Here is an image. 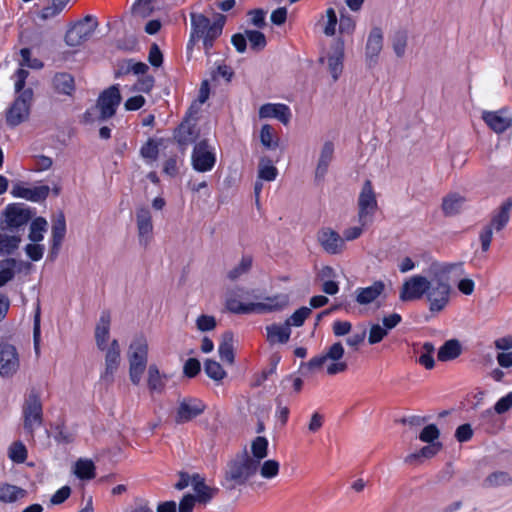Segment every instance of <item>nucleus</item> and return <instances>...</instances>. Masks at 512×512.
I'll return each instance as SVG.
<instances>
[{"label": "nucleus", "instance_id": "f257e3e1", "mask_svg": "<svg viewBox=\"0 0 512 512\" xmlns=\"http://www.w3.org/2000/svg\"><path fill=\"white\" fill-rule=\"evenodd\" d=\"M288 302L289 298L285 294L262 298L254 294V291L235 288L226 293L225 307L234 314H263L280 311L287 306Z\"/></svg>", "mask_w": 512, "mask_h": 512}, {"label": "nucleus", "instance_id": "f03ea898", "mask_svg": "<svg viewBox=\"0 0 512 512\" xmlns=\"http://www.w3.org/2000/svg\"><path fill=\"white\" fill-rule=\"evenodd\" d=\"M456 271L459 276L464 273L463 263H439L432 262L428 267L430 285L426 292L431 312H440L448 304L451 292L448 274Z\"/></svg>", "mask_w": 512, "mask_h": 512}, {"label": "nucleus", "instance_id": "7ed1b4c3", "mask_svg": "<svg viewBox=\"0 0 512 512\" xmlns=\"http://www.w3.org/2000/svg\"><path fill=\"white\" fill-rule=\"evenodd\" d=\"M227 17L215 13L213 21L202 13H190L191 31L187 42V52L192 51L195 43L202 40L203 49L207 56L211 55L215 41L222 35Z\"/></svg>", "mask_w": 512, "mask_h": 512}, {"label": "nucleus", "instance_id": "20e7f679", "mask_svg": "<svg viewBox=\"0 0 512 512\" xmlns=\"http://www.w3.org/2000/svg\"><path fill=\"white\" fill-rule=\"evenodd\" d=\"M258 470V465L250 459L245 448L227 463L222 486L227 490H234L238 486L245 485L250 478L256 475Z\"/></svg>", "mask_w": 512, "mask_h": 512}, {"label": "nucleus", "instance_id": "39448f33", "mask_svg": "<svg viewBox=\"0 0 512 512\" xmlns=\"http://www.w3.org/2000/svg\"><path fill=\"white\" fill-rule=\"evenodd\" d=\"M28 75L29 72L21 68L15 73V91L19 95L6 112V123L10 127L18 126L29 117L33 90L31 88L24 89Z\"/></svg>", "mask_w": 512, "mask_h": 512}, {"label": "nucleus", "instance_id": "423d86ee", "mask_svg": "<svg viewBox=\"0 0 512 512\" xmlns=\"http://www.w3.org/2000/svg\"><path fill=\"white\" fill-rule=\"evenodd\" d=\"M119 86L112 85L104 89L98 96L96 104L83 114L84 123L104 122L112 118L121 103Z\"/></svg>", "mask_w": 512, "mask_h": 512}, {"label": "nucleus", "instance_id": "0eeeda50", "mask_svg": "<svg viewBox=\"0 0 512 512\" xmlns=\"http://www.w3.org/2000/svg\"><path fill=\"white\" fill-rule=\"evenodd\" d=\"M129 379L139 385L148 363V341L143 335L134 337L127 352Z\"/></svg>", "mask_w": 512, "mask_h": 512}, {"label": "nucleus", "instance_id": "6e6552de", "mask_svg": "<svg viewBox=\"0 0 512 512\" xmlns=\"http://www.w3.org/2000/svg\"><path fill=\"white\" fill-rule=\"evenodd\" d=\"M344 355V347L340 342L332 344L326 353L317 355L311 358L306 363H301V368L307 371H314L323 367V365L330 361L327 365V374L336 375L347 370L346 362L341 361Z\"/></svg>", "mask_w": 512, "mask_h": 512}, {"label": "nucleus", "instance_id": "1a4fd4ad", "mask_svg": "<svg viewBox=\"0 0 512 512\" xmlns=\"http://www.w3.org/2000/svg\"><path fill=\"white\" fill-rule=\"evenodd\" d=\"M23 428L25 432L33 439L35 430L43 423V406L40 394L35 389L25 396L22 405Z\"/></svg>", "mask_w": 512, "mask_h": 512}, {"label": "nucleus", "instance_id": "9d476101", "mask_svg": "<svg viewBox=\"0 0 512 512\" xmlns=\"http://www.w3.org/2000/svg\"><path fill=\"white\" fill-rule=\"evenodd\" d=\"M98 27V21L94 16L87 15L74 23L65 34V42L68 46L77 47L88 41Z\"/></svg>", "mask_w": 512, "mask_h": 512}, {"label": "nucleus", "instance_id": "9b49d317", "mask_svg": "<svg viewBox=\"0 0 512 512\" xmlns=\"http://www.w3.org/2000/svg\"><path fill=\"white\" fill-rule=\"evenodd\" d=\"M191 164L193 169L200 173L209 172L214 168L216 154L207 139H202L194 145Z\"/></svg>", "mask_w": 512, "mask_h": 512}, {"label": "nucleus", "instance_id": "f8f14e48", "mask_svg": "<svg viewBox=\"0 0 512 512\" xmlns=\"http://www.w3.org/2000/svg\"><path fill=\"white\" fill-rule=\"evenodd\" d=\"M21 362L17 348L9 343H0V377L13 378L20 370Z\"/></svg>", "mask_w": 512, "mask_h": 512}, {"label": "nucleus", "instance_id": "ddd939ff", "mask_svg": "<svg viewBox=\"0 0 512 512\" xmlns=\"http://www.w3.org/2000/svg\"><path fill=\"white\" fill-rule=\"evenodd\" d=\"M105 353L104 370L100 375V380L110 385L114 381V375L121 363V349L117 339H113L106 349H100Z\"/></svg>", "mask_w": 512, "mask_h": 512}, {"label": "nucleus", "instance_id": "4468645a", "mask_svg": "<svg viewBox=\"0 0 512 512\" xmlns=\"http://www.w3.org/2000/svg\"><path fill=\"white\" fill-rule=\"evenodd\" d=\"M430 280L421 275H415L407 279L399 294V298L403 302L421 299L429 288Z\"/></svg>", "mask_w": 512, "mask_h": 512}, {"label": "nucleus", "instance_id": "2eb2a0df", "mask_svg": "<svg viewBox=\"0 0 512 512\" xmlns=\"http://www.w3.org/2000/svg\"><path fill=\"white\" fill-rule=\"evenodd\" d=\"M200 131L190 117H185L173 131V138L180 149L184 150L195 143Z\"/></svg>", "mask_w": 512, "mask_h": 512}, {"label": "nucleus", "instance_id": "dca6fc26", "mask_svg": "<svg viewBox=\"0 0 512 512\" xmlns=\"http://www.w3.org/2000/svg\"><path fill=\"white\" fill-rule=\"evenodd\" d=\"M35 215V208L25 203H10L3 211L4 224H29Z\"/></svg>", "mask_w": 512, "mask_h": 512}, {"label": "nucleus", "instance_id": "f3484780", "mask_svg": "<svg viewBox=\"0 0 512 512\" xmlns=\"http://www.w3.org/2000/svg\"><path fill=\"white\" fill-rule=\"evenodd\" d=\"M482 119L497 134L504 133L512 126V116L508 108H502L497 111H483Z\"/></svg>", "mask_w": 512, "mask_h": 512}, {"label": "nucleus", "instance_id": "a211bd4d", "mask_svg": "<svg viewBox=\"0 0 512 512\" xmlns=\"http://www.w3.org/2000/svg\"><path fill=\"white\" fill-rule=\"evenodd\" d=\"M21 226H2L0 230V255H11L22 241Z\"/></svg>", "mask_w": 512, "mask_h": 512}, {"label": "nucleus", "instance_id": "6ab92c4d", "mask_svg": "<svg viewBox=\"0 0 512 512\" xmlns=\"http://www.w3.org/2000/svg\"><path fill=\"white\" fill-rule=\"evenodd\" d=\"M360 221L366 222L368 216H371L377 210V200L370 180H366L362 186L358 198Z\"/></svg>", "mask_w": 512, "mask_h": 512}, {"label": "nucleus", "instance_id": "aec40b11", "mask_svg": "<svg viewBox=\"0 0 512 512\" xmlns=\"http://www.w3.org/2000/svg\"><path fill=\"white\" fill-rule=\"evenodd\" d=\"M205 404L196 398H184L179 401L175 421L178 424L186 423L201 415Z\"/></svg>", "mask_w": 512, "mask_h": 512}, {"label": "nucleus", "instance_id": "412c9836", "mask_svg": "<svg viewBox=\"0 0 512 512\" xmlns=\"http://www.w3.org/2000/svg\"><path fill=\"white\" fill-rule=\"evenodd\" d=\"M383 32L380 27H373L368 35L365 46V60L369 68L378 63L379 55L383 48Z\"/></svg>", "mask_w": 512, "mask_h": 512}, {"label": "nucleus", "instance_id": "4be33fe9", "mask_svg": "<svg viewBox=\"0 0 512 512\" xmlns=\"http://www.w3.org/2000/svg\"><path fill=\"white\" fill-rule=\"evenodd\" d=\"M50 193L48 185L25 187L22 184L13 186L11 194L17 198H23L31 202H42L47 199Z\"/></svg>", "mask_w": 512, "mask_h": 512}, {"label": "nucleus", "instance_id": "5701e85b", "mask_svg": "<svg viewBox=\"0 0 512 512\" xmlns=\"http://www.w3.org/2000/svg\"><path fill=\"white\" fill-rule=\"evenodd\" d=\"M318 240L324 250L330 254L340 252L344 246L343 237L330 227H324L319 231Z\"/></svg>", "mask_w": 512, "mask_h": 512}, {"label": "nucleus", "instance_id": "b1692460", "mask_svg": "<svg viewBox=\"0 0 512 512\" xmlns=\"http://www.w3.org/2000/svg\"><path fill=\"white\" fill-rule=\"evenodd\" d=\"M259 116L260 118H276L283 124L287 125L290 121L291 112L290 108L285 104L267 103L260 107Z\"/></svg>", "mask_w": 512, "mask_h": 512}, {"label": "nucleus", "instance_id": "393cba45", "mask_svg": "<svg viewBox=\"0 0 512 512\" xmlns=\"http://www.w3.org/2000/svg\"><path fill=\"white\" fill-rule=\"evenodd\" d=\"M385 290L382 281H375L371 286L360 287L355 290L356 302L360 305H368L374 302Z\"/></svg>", "mask_w": 512, "mask_h": 512}, {"label": "nucleus", "instance_id": "a878e982", "mask_svg": "<svg viewBox=\"0 0 512 512\" xmlns=\"http://www.w3.org/2000/svg\"><path fill=\"white\" fill-rule=\"evenodd\" d=\"M111 317L108 311H103L95 328V341L98 349H106L110 336Z\"/></svg>", "mask_w": 512, "mask_h": 512}, {"label": "nucleus", "instance_id": "bb28decb", "mask_svg": "<svg viewBox=\"0 0 512 512\" xmlns=\"http://www.w3.org/2000/svg\"><path fill=\"white\" fill-rule=\"evenodd\" d=\"M267 341L270 344H285L289 341L291 328L285 322L283 324H271L266 326Z\"/></svg>", "mask_w": 512, "mask_h": 512}, {"label": "nucleus", "instance_id": "cd10ccee", "mask_svg": "<svg viewBox=\"0 0 512 512\" xmlns=\"http://www.w3.org/2000/svg\"><path fill=\"white\" fill-rule=\"evenodd\" d=\"M334 154V145L331 141H326L322 147L320 158L315 171V179L320 181L323 180L330 162L332 161Z\"/></svg>", "mask_w": 512, "mask_h": 512}, {"label": "nucleus", "instance_id": "c85d7f7f", "mask_svg": "<svg viewBox=\"0 0 512 512\" xmlns=\"http://www.w3.org/2000/svg\"><path fill=\"white\" fill-rule=\"evenodd\" d=\"M27 491L21 487L0 482V502L14 503L19 499L26 497Z\"/></svg>", "mask_w": 512, "mask_h": 512}, {"label": "nucleus", "instance_id": "c756f323", "mask_svg": "<svg viewBox=\"0 0 512 512\" xmlns=\"http://www.w3.org/2000/svg\"><path fill=\"white\" fill-rule=\"evenodd\" d=\"M466 199L459 193H450L443 198L442 210L446 216L456 215L463 208Z\"/></svg>", "mask_w": 512, "mask_h": 512}, {"label": "nucleus", "instance_id": "7c9ffc66", "mask_svg": "<svg viewBox=\"0 0 512 512\" xmlns=\"http://www.w3.org/2000/svg\"><path fill=\"white\" fill-rule=\"evenodd\" d=\"M191 485L193 486L194 491L196 492L199 502L206 503L210 501L217 489H212L208 487L204 483V478H202L199 474H195L191 477Z\"/></svg>", "mask_w": 512, "mask_h": 512}, {"label": "nucleus", "instance_id": "2f4dec72", "mask_svg": "<svg viewBox=\"0 0 512 512\" xmlns=\"http://www.w3.org/2000/svg\"><path fill=\"white\" fill-rule=\"evenodd\" d=\"M53 86L58 93L71 95L75 90L74 78L69 73H56L53 77Z\"/></svg>", "mask_w": 512, "mask_h": 512}, {"label": "nucleus", "instance_id": "473e14b6", "mask_svg": "<svg viewBox=\"0 0 512 512\" xmlns=\"http://www.w3.org/2000/svg\"><path fill=\"white\" fill-rule=\"evenodd\" d=\"M165 376L162 375L155 364L148 367L147 385L150 392L161 393L165 388Z\"/></svg>", "mask_w": 512, "mask_h": 512}, {"label": "nucleus", "instance_id": "72a5a7b5", "mask_svg": "<svg viewBox=\"0 0 512 512\" xmlns=\"http://www.w3.org/2000/svg\"><path fill=\"white\" fill-rule=\"evenodd\" d=\"M250 459L260 467L261 461L268 455V440L263 436L256 437L251 443Z\"/></svg>", "mask_w": 512, "mask_h": 512}, {"label": "nucleus", "instance_id": "f704fd0d", "mask_svg": "<svg viewBox=\"0 0 512 512\" xmlns=\"http://www.w3.org/2000/svg\"><path fill=\"white\" fill-rule=\"evenodd\" d=\"M218 352L222 361L227 362L228 364H233L234 352L232 332L227 331L222 335V340L219 345Z\"/></svg>", "mask_w": 512, "mask_h": 512}, {"label": "nucleus", "instance_id": "c9c22d12", "mask_svg": "<svg viewBox=\"0 0 512 512\" xmlns=\"http://www.w3.org/2000/svg\"><path fill=\"white\" fill-rule=\"evenodd\" d=\"M461 353V346L458 340L451 339L446 341L438 351L440 361H449L458 357Z\"/></svg>", "mask_w": 512, "mask_h": 512}, {"label": "nucleus", "instance_id": "e433bc0d", "mask_svg": "<svg viewBox=\"0 0 512 512\" xmlns=\"http://www.w3.org/2000/svg\"><path fill=\"white\" fill-rule=\"evenodd\" d=\"M442 448V444L440 442L432 443L430 445L424 446L418 452L411 453L405 458V463L413 464L418 461L420 458H431L435 456Z\"/></svg>", "mask_w": 512, "mask_h": 512}, {"label": "nucleus", "instance_id": "4c0bfd02", "mask_svg": "<svg viewBox=\"0 0 512 512\" xmlns=\"http://www.w3.org/2000/svg\"><path fill=\"white\" fill-rule=\"evenodd\" d=\"M344 52L341 46L328 57V67L334 81L338 80L343 70Z\"/></svg>", "mask_w": 512, "mask_h": 512}, {"label": "nucleus", "instance_id": "58836bf2", "mask_svg": "<svg viewBox=\"0 0 512 512\" xmlns=\"http://www.w3.org/2000/svg\"><path fill=\"white\" fill-rule=\"evenodd\" d=\"M75 475L82 480H90L95 477V465L91 460L79 459L74 466Z\"/></svg>", "mask_w": 512, "mask_h": 512}, {"label": "nucleus", "instance_id": "ea45409f", "mask_svg": "<svg viewBox=\"0 0 512 512\" xmlns=\"http://www.w3.org/2000/svg\"><path fill=\"white\" fill-rule=\"evenodd\" d=\"M502 228L503 226H483L479 232V239L484 252L488 251L491 240L494 236L503 237Z\"/></svg>", "mask_w": 512, "mask_h": 512}, {"label": "nucleus", "instance_id": "a19ab883", "mask_svg": "<svg viewBox=\"0 0 512 512\" xmlns=\"http://www.w3.org/2000/svg\"><path fill=\"white\" fill-rule=\"evenodd\" d=\"M16 260L6 258L0 261V287L6 285L15 276Z\"/></svg>", "mask_w": 512, "mask_h": 512}, {"label": "nucleus", "instance_id": "79ce46f5", "mask_svg": "<svg viewBox=\"0 0 512 512\" xmlns=\"http://www.w3.org/2000/svg\"><path fill=\"white\" fill-rule=\"evenodd\" d=\"M392 48L395 52L396 56L402 58L405 55L407 42H408V32L404 29H400L394 32L392 36Z\"/></svg>", "mask_w": 512, "mask_h": 512}, {"label": "nucleus", "instance_id": "37998d69", "mask_svg": "<svg viewBox=\"0 0 512 512\" xmlns=\"http://www.w3.org/2000/svg\"><path fill=\"white\" fill-rule=\"evenodd\" d=\"M512 483L511 476L504 471H496L488 475L484 480L486 487L508 486Z\"/></svg>", "mask_w": 512, "mask_h": 512}, {"label": "nucleus", "instance_id": "c03bdc74", "mask_svg": "<svg viewBox=\"0 0 512 512\" xmlns=\"http://www.w3.org/2000/svg\"><path fill=\"white\" fill-rule=\"evenodd\" d=\"M511 208H512V199L508 198L501 204V206L499 207V210L493 215V217L490 221V224H493V225L507 224L510 219Z\"/></svg>", "mask_w": 512, "mask_h": 512}, {"label": "nucleus", "instance_id": "a18cd8bd", "mask_svg": "<svg viewBox=\"0 0 512 512\" xmlns=\"http://www.w3.org/2000/svg\"><path fill=\"white\" fill-rule=\"evenodd\" d=\"M260 141L262 145L270 150L278 147V139L274 137V129L269 124H264L260 130Z\"/></svg>", "mask_w": 512, "mask_h": 512}, {"label": "nucleus", "instance_id": "49530a36", "mask_svg": "<svg viewBox=\"0 0 512 512\" xmlns=\"http://www.w3.org/2000/svg\"><path fill=\"white\" fill-rule=\"evenodd\" d=\"M246 37L250 43V48L254 51H261L263 50L266 45V37L264 33L258 30H246L245 31Z\"/></svg>", "mask_w": 512, "mask_h": 512}, {"label": "nucleus", "instance_id": "de8ad7c7", "mask_svg": "<svg viewBox=\"0 0 512 512\" xmlns=\"http://www.w3.org/2000/svg\"><path fill=\"white\" fill-rule=\"evenodd\" d=\"M65 234L66 226H54L52 231V246L50 250V257L52 259L57 257Z\"/></svg>", "mask_w": 512, "mask_h": 512}, {"label": "nucleus", "instance_id": "09e8293b", "mask_svg": "<svg viewBox=\"0 0 512 512\" xmlns=\"http://www.w3.org/2000/svg\"><path fill=\"white\" fill-rule=\"evenodd\" d=\"M8 457L15 463H23L27 459V449L25 445L20 442H14L8 449Z\"/></svg>", "mask_w": 512, "mask_h": 512}, {"label": "nucleus", "instance_id": "8fccbe9b", "mask_svg": "<svg viewBox=\"0 0 512 512\" xmlns=\"http://www.w3.org/2000/svg\"><path fill=\"white\" fill-rule=\"evenodd\" d=\"M311 312V308L303 306L296 310L289 318H287L285 323L288 324L289 328H291V326L300 327L310 316Z\"/></svg>", "mask_w": 512, "mask_h": 512}, {"label": "nucleus", "instance_id": "3c124183", "mask_svg": "<svg viewBox=\"0 0 512 512\" xmlns=\"http://www.w3.org/2000/svg\"><path fill=\"white\" fill-rule=\"evenodd\" d=\"M204 370L207 376L215 381H220L226 376L222 366L214 360H207L204 364Z\"/></svg>", "mask_w": 512, "mask_h": 512}, {"label": "nucleus", "instance_id": "603ef678", "mask_svg": "<svg viewBox=\"0 0 512 512\" xmlns=\"http://www.w3.org/2000/svg\"><path fill=\"white\" fill-rule=\"evenodd\" d=\"M434 345L430 342H426L422 346V353L419 356L418 362L423 365L426 369H432L434 367Z\"/></svg>", "mask_w": 512, "mask_h": 512}, {"label": "nucleus", "instance_id": "864d4df0", "mask_svg": "<svg viewBox=\"0 0 512 512\" xmlns=\"http://www.w3.org/2000/svg\"><path fill=\"white\" fill-rule=\"evenodd\" d=\"M279 462L273 459L266 460L262 465H260L259 470L260 474L265 479H272L276 477L279 473Z\"/></svg>", "mask_w": 512, "mask_h": 512}, {"label": "nucleus", "instance_id": "5fc2aeb1", "mask_svg": "<svg viewBox=\"0 0 512 512\" xmlns=\"http://www.w3.org/2000/svg\"><path fill=\"white\" fill-rule=\"evenodd\" d=\"M153 1L154 0H136L132 6L133 14L142 18L148 17L153 11Z\"/></svg>", "mask_w": 512, "mask_h": 512}, {"label": "nucleus", "instance_id": "6e6d98bb", "mask_svg": "<svg viewBox=\"0 0 512 512\" xmlns=\"http://www.w3.org/2000/svg\"><path fill=\"white\" fill-rule=\"evenodd\" d=\"M140 154L145 159L156 160L159 154L158 143L154 139H148V141L142 145Z\"/></svg>", "mask_w": 512, "mask_h": 512}, {"label": "nucleus", "instance_id": "4d7b16f0", "mask_svg": "<svg viewBox=\"0 0 512 512\" xmlns=\"http://www.w3.org/2000/svg\"><path fill=\"white\" fill-rule=\"evenodd\" d=\"M355 26V20L351 15L344 12L340 13L339 31L341 34H352L355 30Z\"/></svg>", "mask_w": 512, "mask_h": 512}, {"label": "nucleus", "instance_id": "13d9d810", "mask_svg": "<svg viewBox=\"0 0 512 512\" xmlns=\"http://www.w3.org/2000/svg\"><path fill=\"white\" fill-rule=\"evenodd\" d=\"M440 431L434 424L427 425L419 434V439L426 443H435L434 441L439 438Z\"/></svg>", "mask_w": 512, "mask_h": 512}, {"label": "nucleus", "instance_id": "bf43d9fd", "mask_svg": "<svg viewBox=\"0 0 512 512\" xmlns=\"http://www.w3.org/2000/svg\"><path fill=\"white\" fill-rule=\"evenodd\" d=\"M251 263L252 261L250 258L243 257L239 265L228 272V278L233 281L238 279L250 269Z\"/></svg>", "mask_w": 512, "mask_h": 512}, {"label": "nucleus", "instance_id": "052dcab7", "mask_svg": "<svg viewBox=\"0 0 512 512\" xmlns=\"http://www.w3.org/2000/svg\"><path fill=\"white\" fill-rule=\"evenodd\" d=\"M125 66L122 65L121 69L125 70L126 73L133 72L136 75L145 74L149 67L144 62H135L133 59L126 60Z\"/></svg>", "mask_w": 512, "mask_h": 512}, {"label": "nucleus", "instance_id": "680f3d73", "mask_svg": "<svg viewBox=\"0 0 512 512\" xmlns=\"http://www.w3.org/2000/svg\"><path fill=\"white\" fill-rule=\"evenodd\" d=\"M217 323L214 316L202 314L196 319L197 329L206 332L215 329Z\"/></svg>", "mask_w": 512, "mask_h": 512}, {"label": "nucleus", "instance_id": "e2e57ef3", "mask_svg": "<svg viewBox=\"0 0 512 512\" xmlns=\"http://www.w3.org/2000/svg\"><path fill=\"white\" fill-rule=\"evenodd\" d=\"M327 23L324 27V34L326 36H333L336 32V26L338 23L337 14L333 8L326 10Z\"/></svg>", "mask_w": 512, "mask_h": 512}, {"label": "nucleus", "instance_id": "0e129e2a", "mask_svg": "<svg viewBox=\"0 0 512 512\" xmlns=\"http://www.w3.org/2000/svg\"><path fill=\"white\" fill-rule=\"evenodd\" d=\"M388 334L387 329L379 324H373L369 331L368 342L373 345L379 343Z\"/></svg>", "mask_w": 512, "mask_h": 512}, {"label": "nucleus", "instance_id": "69168bd1", "mask_svg": "<svg viewBox=\"0 0 512 512\" xmlns=\"http://www.w3.org/2000/svg\"><path fill=\"white\" fill-rule=\"evenodd\" d=\"M44 250V245L38 243H31L25 247V252L32 261H39L43 257Z\"/></svg>", "mask_w": 512, "mask_h": 512}, {"label": "nucleus", "instance_id": "338daca9", "mask_svg": "<svg viewBox=\"0 0 512 512\" xmlns=\"http://www.w3.org/2000/svg\"><path fill=\"white\" fill-rule=\"evenodd\" d=\"M148 61L153 67H160L163 63V54L156 43L149 49Z\"/></svg>", "mask_w": 512, "mask_h": 512}, {"label": "nucleus", "instance_id": "774afa93", "mask_svg": "<svg viewBox=\"0 0 512 512\" xmlns=\"http://www.w3.org/2000/svg\"><path fill=\"white\" fill-rule=\"evenodd\" d=\"M512 407V392H509L506 396L500 398L495 406L494 412L497 414H503Z\"/></svg>", "mask_w": 512, "mask_h": 512}]
</instances>
